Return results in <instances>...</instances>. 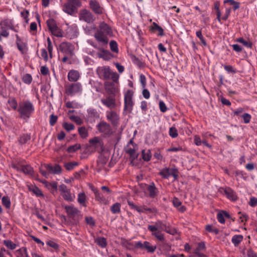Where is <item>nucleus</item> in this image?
<instances>
[{"mask_svg": "<svg viewBox=\"0 0 257 257\" xmlns=\"http://www.w3.org/2000/svg\"><path fill=\"white\" fill-rule=\"evenodd\" d=\"M148 228L152 232V235L161 241L165 240L164 234L162 232L163 231L172 235L177 233V230L175 228H169L161 220H158L154 224L148 225Z\"/></svg>", "mask_w": 257, "mask_h": 257, "instance_id": "obj_1", "label": "nucleus"}, {"mask_svg": "<svg viewBox=\"0 0 257 257\" xmlns=\"http://www.w3.org/2000/svg\"><path fill=\"white\" fill-rule=\"evenodd\" d=\"M96 72L100 78L105 79L111 78L114 82H117L119 78L118 75L116 72L111 71L109 66L98 67L96 69Z\"/></svg>", "mask_w": 257, "mask_h": 257, "instance_id": "obj_2", "label": "nucleus"}, {"mask_svg": "<svg viewBox=\"0 0 257 257\" xmlns=\"http://www.w3.org/2000/svg\"><path fill=\"white\" fill-rule=\"evenodd\" d=\"M124 110L129 113L132 112L135 104L133 99L134 91L127 90L124 92Z\"/></svg>", "mask_w": 257, "mask_h": 257, "instance_id": "obj_3", "label": "nucleus"}, {"mask_svg": "<svg viewBox=\"0 0 257 257\" xmlns=\"http://www.w3.org/2000/svg\"><path fill=\"white\" fill-rule=\"evenodd\" d=\"M34 111V106L30 102L25 101L20 104L19 111L23 118L29 117Z\"/></svg>", "mask_w": 257, "mask_h": 257, "instance_id": "obj_4", "label": "nucleus"}, {"mask_svg": "<svg viewBox=\"0 0 257 257\" xmlns=\"http://www.w3.org/2000/svg\"><path fill=\"white\" fill-rule=\"evenodd\" d=\"M47 26L52 34L58 37H63L62 31L57 27L56 22L52 19H50L47 21Z\"/></svg>", "mask_w": 257, "mask_h": 257, "instance_id": "obj_5", "label": "nucleus"}, {"mask_svg": "<svg viewBox=\"0 0 257 257\" xmlns=\"http://www.w3.org/2000/svg\"><path fill=\"white\" fill-rule=\"evenodd\" d=\"M66 93L67 95L73 96L80 94L82 91V87L79 83L72 84L66 88Z\"/></svg>", "mask_w": 257, "mask_h": 257, "instance_id": "obj_6", "label": "nucleus"}, {"mask_svg": "<svg viewBox=\"0 0 257 257\" xmlns=\"http://www.w3.org/2000/svg\"><path fill=\"white\" fill-rule=\"evenodd\" d=\"M73 48V46L71 44L68 42H62L59 45L58 50L65 55L72 56Z\"/></svg>", "mask_w": 257, "mask_h": 257, "instance_id": "obj_7", "label": "nucleus"}, {"mask_svg": "<svg viewBox=\"0 0 257 257\" xmlns=\"http://www.w3.org/2000/svg\"><path fill=\"white\" fill-rule=\"evenodd\" d=\"M79 19L81 21L90 23L93 22L95 19L90 12L84 10L82 11L79 14Z\"/></svg>", "mask_w": 257, "mask_h": 257, "instance_id": "obj_8", "label": "nucleus"}, {"mask_svg": "<svg viewBox=\"0 0 257 257\" xmlns=\"http://www.w3.org/2000/svg\"><path fill=\"white\" fill-rule=\"evenodd\" d=\"M101 102L103 105L109 108H113L115 107L116 105L115 99L111 96H108L105 98H102Z\"/></svg>", "mask_w": 257, "mask_h": 257, "instance_id": "obj_9", "label": "nucleus"}, {"mask_svg": "<svg viewBox=\"0 0 257 257\" xmlns=\"http://www.w3.org/2000/svg\"><path fill=\"white\" fill-rule=\"evenodd\" d=\"M67 34L70 39L77 37L78 35V28L76 24H73L68 27L66 30Z\"/></svg>", "mask_w": 257, "mask_h": 257, "instance_id": "obj_10", "label": "nucleus"}, {"mask_svg": "<svg viewBox=\"0 0 257 257\" xmlns=\"http://www.w3.org/2000/svg\"><path fill=\"white\" fill-rule=\"evenodd\" d=\"M160 174L165 178H168L170 176H173L175 179H176L178 176L175 170L167 168L162 169L160 171Z\"/></svg>", "mask_w": 257, "mask_h": 257, "instance_id": "obj_11", "label": "nucleus"}, {"mask_svg": "<svg viewBox=\"0 0 257 257\" xmlns=\"http://www.w3.org/2000/svg\"><path fill=\"white\" fill-rule=\"evenodd\" d=\"M63 10L64 12L69 15H73L77 12V10L76 8H75V6H73L71 3H70L69 1L67 4L64 5Z\"/></svg>", "mask_w": 257, "mask_h": 257, "instance_id": "obj_12", "label": "nucleus"}, {"mask_svg": "<svg viewBox=\"0 0 257 257\" xmlns=\"http://www.w3.org/2000/svg\"><path fill=\"white\" fill-rule=\"evenodd\" d=\"M97 55L99 58H101L105 61L110 60L113 57L109 51L103 49H100V52L97 53Z\"/></svg>", "mask_w": 257, "mask_h": 257, "instance_id": "obj_13", "label": "nucleus"}, {"mask_svg": "<svg viewBox=\"0 0 257 257\" xmlns=\"http://www.w3.org/2000/svg\"><path fill=\"white\" fill-rule=\"evenodd\" d=\"M231 12V9L230 8H226L225 13L224 15L221 18V12L218 7H216V14H217V19L219 21V23H221V19L223 20H226L230 15Z\"/></svg>", "mask_w": 257, "mask_h": 257, "instance_id": "obj_14", "label": "nucleus"}, {"mask_svg": "<svg viewBox=\"0 0 257 257\" xmlns=\"http://www.w3.org/2000/svg\"><path fill=\"white\" fill-rule=\"evenodd\" d=\"M107 36V35L99 31L96 33L94 35L96 39L103 44H106L108 43V40Z\"/></svg>", "mask_w": 257, "mask_h": 257, "instance_id": "obj_15", "label": "nucleus"}, {"mask_svg": "<svg viewBox=\"0 0 257 257\" xmlns=\"http://www.w3.org/2000/svg\"><path fill=\"white\" fill-rule=\"evenodd\" d=\"M91 9L97 14H101L102 13V8L99 3L96 1H91L89 3Z\"/></svg>", "mask_w": 257, "mask_h": 257, "instance_id": "obj_16", "label": "nucleus"}, {"mask_svg": "<svg viewBox=\"0 0 257 257\" xmlns=\"http://www.w3.org/2000/svg\"><path fill=\"white\" fill-rule=\"evenodd\" d=\"M44 167L49 172L54 174H59L61 171V168L59 165H55L54 166L46 165Z\"/></svg>", "mask_w": 257, "mask_h": 257, "instance_id": "obj_17", "label": "nucleus"}, {"mask_svg": "<svg viewBox=\"0 0 257 257\" xmlns=\"http://www.w3.org/2000/svg\"><path fill=\"white\" fill-rule=\"evenodd\" d=\"M105 89L109 93L115 94L119 91V88L117 85L111 83H106L105 84Z\"/></svg>", "mask_w": 257, "mask_h": 257, "instance_id": "obj_18", "label": "nucleus"}, {"mask_svg": "<svg viewBox=\"0 0 257 257\" xmlns=\"http://www.w3.org/2000/svg\"><path fill=\"white\" fill-rule=\"evenodd\" d=\"M106 117L113 124H115L118 120V115L114 111H107Z\"/></svg>", "mask_w": 257, "mask_h": 257, "instance_id": "obj_19", "label": "nucleus"}, {"mask_svg": "<svg viewBox=\"0 0 257 257\" xmlns=\"http://www.w3.org/2000/svg\"><path fill=\"white\" fill-rule=\"evenodd\" d=\"M97 128L100 132L105 134H108L110 133V126L106 122H100L99 124H98Z\"/></svg>", "mask_w": 257, "mask_h": 257, "instance_id": "obj_20", "label": "nucleus"}, {"mask_svg": "<svg viewBox=\"0 0 257 257\" xmlns=\"http://www.w3.org/2000/svg\"><path fill=\"white\" fill-rule=\"evenodd\" d=\"M79 77V73L76 70H71L68 73V79L70 81H76Z\"/></svg>", "mask_w": 257, "mask_h": 257, "instance_id": "obj_21", "label": "nucleus"}, {"mask_svg": "<svg viewBox=\"0 0 257 257\" xmlns=\"http://www.w3.org/2000/svg\"><path fill=\"white\" fill-rule=\"evenodd\" d=\"M16 43L19 51L22 53H25L27 50V45L25 43L22 41L18 36H17Z\"/></svg>", "mask_w": 257, "mask_h": 257, "instance_id": "obj_22", "label": "nucleus"}, {"mask_svg": "<svg viewBox=\"0 0 257 257\" xmlns=\"http://www.w3.org/2000/svg\"><path fill=\"white\" fill-rule=\"evenodd\" d=\"M18 171L22 172L25 174L32 175L33 174V169L29 165H23L17 168Z\"/></svg>", "mask_w": 257, "mask_h": 257, "instance_id": "obj_23", "label": "nucleus"}, {"mask_svg": "<svg viewBox=\"0 0 257 257\" xmlns=\"http://www.w3.org/2000/svg\"><path fill=\"white\" fill-rule=\"evenodd\" d=\"M28 188L30 191L33 192V193L37 197H44V195L42 191L37 186L33 185H30L28 186Z\"/></svg>", "mask_w": 257, "mask_h": 257, "instance_id": "obj_24", "label": "nucleus"}, {"mask_svg": "<svg viewBox=\"0 0 257 257\" xmlns=\"http://www.w3.org/2000/svg\"><path fill=\"white\" fill-rule=\"evenodd\" d=\"M65 210L68 216L70 217H75L78 214L79 212L76 208L71 206H66Z\"/></svg>", "mask_w": 257, "mask_h": 257, "instance_id": "obj_25", "label": "nucleus"}, {"mask_svg": "<svg viewBox=\"0 0 257 257\" xmlns=\"http://www.w3.org/2000/svg\"><path fill=\"white\" fill-rule=\"evenodd\" d=\"M93 191L95 194V199L97 201H99V203L103 204H108V201L106 200L105 198L103 197V195L99 193L96 189H94L93 190Z\"/></svg>", "mask_w": 257, "mask_h": 257, "instance_id": "obj_26", "label": "nucleus"}, {"mask_svg": "<svg viewBox=\"0 0 257 257\" xmlns=\"http://www.w3.org/2000/svg\"><path fill=\"white\" fill-rule=\"evenodd\" d=\"M224 193L226 197L230 200L235 201L237 199L236 193L231 189H225Z\"/></svg>", "mask_w": 257, "mask_h": 257, "instance_id": "obj_27", "label": "nucleus"}, {"mask_svg": "<svg viewBox=\"0 0 257 257\" xmlns=\"http://www.w3.org/2000/svg\"><path fill=\"white\" fill-rule=\"evenodd\" d=\"M42 183L45 185V186L51 192H54L57 190V184L55 182H48L46 181H42Z\"/></svg>", "mask_w": 257, "mask_h": 257, "instance_id": "obj_28", "label": "nucleus"}, {"mask_svg": "<svg viewBox=\"0 0 257 257\" xmlns=\"http://www.w3.org/2000/svg\"><path fill=\"white\" fill-rule=\"evenodd\" d=\"M100 30L99 32L104 33L107 35L111 34V31L110 27L107 24L105 23H101L99 26Z\"/></svg>", "mask_w": 257, "mask_h": 257, "instance_id": "obj_29", "label": "nucleus"}, {"mask_svg": "<svg viewBox=\"0 0 257 257\" xmlns=\"http://www.w3.org/2000/svg\"><path fill=\"white\" fill-rule=\"evenodd\" d=\"M243 236L242 235L236 234L232 236L231 241L235 246H237L243 240Z\"/></svg>", "mask_w": 257, "mask_h": 257, "instance_id": "obj_30", "label": "nucleus"}, {"mask_svg": "<svg viewBox=\"0 0 257 257\" xmlns=\"http://www.w3.org/2000/svg\"><path fill=\"white\" fill-rule=\"evenodd\" d=\"M155 211V209L148 208L145 205L138 206V208H137V211L139 213H153Z\"/></svg>", "mask_w": 257, "mask_h": 257, "instance_id": "obj_31", "label": "nucleus"}, {"mask_svg": "<svg viewBox=\"0 0 257 257\" xmlns=\"http://www.w3.org/2000/svg\"><path fill=\"white\" fill-rule=\"evenodd\" d=\"M173 204L180 211L183 212L185 210V207L182 205L181 202L178 198H175L173 199Z\"/></svg>", "mask_w": 257, "mask_h": 257, "instance_id": "obj_32", "label": "nucleus"}, {"mask_svg": "<svg viewBox=\"0 0 257 257\" xmlns=\"http://www.w3.org/2000/svg\"><path fill=\"white\" fill-rule=\"evenodd\" d=\"M126 152L128 153L131 159H132V161H133L136 158H138V154L136 152L135 148H127L126 149Z\"/></svg>", "mask_w": 257, "mask_h": 257, "instance_id": "obj_33", "label": "nucleus"}, {"mask_svg": "<svg viewBox=\"0 0 257 257\" xmlns=\"http://www.w3.org/2000/svg\"><path fill=\"white\" fill-rule=\"evenodd\" d=\"M12 22L10 20H5L0 23L1 28L2 30L11 29Z\"/></svg>", "mask_w": 257, "mask_h": 257, "instance_id": "obj_34", "label": "nucleus"}, {"mask_svg": "<svg viewBox=\"0 0 257 257\" xmlns=\"http://www.w3.org/2000/svg\"><path fill=\"white\" fill-rule=\"evenodd\" d=\"M146 249L149 252H154L156 249V246L152 245L148 241H145L144 242V248Z\"/></svg>", "mask_w": 257, "mask_h": 257, "instance_id": "obj_35", "label": "nucleus"}, {"mask_svg": "<svg viewBox=\"0 0 257 257\" xmlns=\"http://www.w3.org/2000/svg\"><path fill=\"white\" fill-rule=\"evenodd\" d=\"M122 245L128 250H132L135 248V243L130 240H123Z\"/></svg>", "mask_w": 257, "mask_h": 257, "instance_id": "obj_36", "label": "nucleus"}, {"mask_svg": "<svg viewBox=\"0 0 257 257\" xmlns=\"http://www.w3.org/2000/svg\"><path fill=\"white\" fill-rule=\"evenodd\" d=\"M120 207L119 203H115L111 206L110 210L113 214H118L120 212Z\"/></svg>", "mask_w": 257, "mask_h": 257, "instance_id": "obj_37", "label": "nucleus"}, {"mask_svg": "<svg viewBox=\"0 0 257 257\" xmlns=\"http://www.w3.org/2000/svg\"><path fill=\"white\" fill-rule=\"evenodd\" d=\"M143 159L145 161H149L152 158V154L150 150L142 151Z\"/></svg>", "mask_w": 257, "mask_h": 257, "instance_id": "obj_38", "label": "nucleus"}, {"mask_svg": "<svg viewBox=\"0 0 257 257\" xmlns=\"http://www.w3.org/2000/svg\"><path fill=\"white\" fill-rule=\"evenodd\" d=\"M17 257H28L29 256L26 248L22 247L16 251Z\"/></svg>", "mask_w": 257, "mask_h": 257, "instance_id": "obj_39", "label": "nucleus"}, {"mask_svg": "<svg viewBox=\"0 0 257 257\" xmlns=\"http://www.w3.org/2000/svg\"><path fill=\"white\" fill-rule=\"evenodd\" d=\"M30 138L31 137L30 135L28 134H23L19 137L18 142L21 145L25 144L28 141L30 140Z\"/></svg>", "mask_w": 257, "mask_h": 257, "instance_id": "obj_40", "label": "nucleus"}, {"mask_svg": "<svg viewBox=\"0 0 257 257\" xmlns=\"http://www.w3.org/2000/svg\"><path fill=\"white\" fill-rule=\"evenodd\" d=\"M3 243L7 247L12 250L15 249L17 247L16 244L11 240H4Z\"/></svg>", "mask_w": 257, "mask_h": 257, "instance_id": "obj_41", "label": "nucleus"}, {"mask_svg": "<svg viewBox=\"0 0 257 257\" xmlns=\"http://www.w3.org/2000/svg\"><path fill=\"white\" fill-rule=\"evenodd\" d=\"M95 242L102 248L105 247L107 244L106 239L104 237H98L96 238Z\"/></svg>", "mask_w": 257, "mask_h": 257, "instance_id": "obj_42", "label": "nucleus"}, {"mask_svg": "<svg viewBox=\"0 0 257 257\" xmlns=\"http://www.w3.org/2000/svg\"><path fill=\"white\" fill-rule=\"evenodd\" d=\"M236 42L242 44L245 47L251 48L252 44L250 41H245L242 38H239L235 40Z\"/></svg>", "mask_w": 257, "mask_h": 257, "instance_id": "obj_43", "label": "nucleus"}, {"mask_svg": "<svg viewBox=\"0 0 257 257\" xmlns=\"http://www.w3.org/2000/svg\"><path fill=\"white\" fill-rule=\"evenodd\" d=\"M148 190L151 197H154L156 195L157 190L154 184L150 185L148 187Z\"/></svg>", "mask_w": 257, "mask_h": 257, "instance_id": "obj_44", "label": "nucleus"}, {"mask_svg": "<svg viewBox=\"0 0 257 257\" xmlns=\"http://www.w3.org/2000/svg\"><path fill=\"white\" fill-rule=\"evenodd\" d=\"M86 196L84 193H81L78 194V201L82 206H85Z\"/></svg>", "mask_w": 257, "mask_h": 257, "instance_id": "obj_45", "label": "nucleus"}, {"mask_svg": "<svg viewBox=\"0 0 257 257\" xmlns=\"http://www.w3.org/2000/svg\"><path fill=\"white\" fill-rule=\"evenodd\" d=\"M80 145L76 144L69 147L67 149V152L70 153H72L80 149Z\"/></svg>", "mask_w": 257, "mask_h": 257, "instance_id": "obj_46", "label": "nucleus"}, {"mask_svg": "<svg viewBox=\"0 0 257 257\" xmlns=\"http://www.w3.org/2000/svg\"><path fill=\"white\" fill-rule=\"evenodd\" d=\"M3 204L7 208H9L11 206V203L10 198L8 196H4L2 199Z\"/></svg>", "mask_w": 257, "mask_h": 257, "instance_id": "obj_47", "label": "nucleus"}, {"mask_svg": "<svg viewBox=\"0 0 257 257\" xmlns=\"http://www.w3.org/2000/svg\"><path fill=\"white\" fill-rule=\"evenodd\" d=\"M152 29L153 30H156L158 31L159 35L160 36H163L164 35V31L163 29L160 27L158 25H157L156 23H153V25L152 26Z\"/></svg>", "mask_w": 257, "mask_h": 257, "instance_id": "obj_48", "label": "nucleus"}, {"mask_svg": "<svg viewBox=\"0 0 257 257\" xmlns=\"http://www.w3.org/2000/svg\"><path fill=\"white\" fill-rule=\"evenodd\" d=\"M77 165L78 163L77 162H73L65 163L64 166L66 170L70 171L73 169Z\"/></svg>", "mask_w": 257, "mask_h": 257, "instance_id": "obj_49", "label": "nucleus"}, {"mask_svg": "<svg viewBox=\"0 0 257 257\" xmlns=\"http://www.w3.org/2000/svg\"><path fill=\"white\" fill-rule=\"evenodd\" d=\"M109 44L111 51L117 53L118 52V49L117 43L115 41H111Z\"/></svg>", "mask_w": 257, "mask_h": 257, "instance_id": "obj_50", "label": "nucleus"}, {"mask_svg": "<svg viewBox=\"0 0 257 257\" xmlns=\"http://www.w3.org/2000/svg\"><path fill=\"white\" fill-rule=\"evenodd\" d=\"M78 132L81 138H86L88 136L87 130L84 127H81L78 128Z\"/></svg>", "mask_w": 257, "mask_h": 257, "instance_id": "obj_51", "label": "nucleus"}, {"mask_svg": "<svg viewBox=\"0 0 257 257\" xmlns=\"http://www.w3.org/2000/svg\"><path fill=\"white\" fill-rule=\"evenodd\" d=\"M241 117L243 119V121L245 123H248L251 119V115L247 113H244L241 114Z\"/></svg>", "mask_w": 257, "mask_h": 257, "instance_id": "obj_52", "label": "nucleus"}, {"mask_svg": "<svg viewBox=\"0 0 257 257\" xmlns=\"http://www.w3.org/2000/svg\"><path fill=\"white\" fill-rule=\"evenodd\" d=\"M23 81L26 84H30L32 80V77L30 74H26L23 76Z\"/></svg>", "mask_w": 257, "mask_h": 257, "instance_id": "obj_53", "label": "nucleus"}, {"mask_svg": "<svg viewBox=\"0 0 257 257\" xmlns=\"http://www.w3.org/2000/svg\"><path fill=\"white\" fill-rule=\"evenodd\" d=\"M169 135L173 138H176L178 134L177 129L174 127H171L169 130Z\"/></svg>", "mask_w": 257, "mask_h": 257, "instance_id": "obj_54", "label": "nucleus"}, {"mask_svg": "<svg viewBox=\"0 0 257 257\" xmlns=\"http://www.w3.org/2000/svg\"><path fill=\"white\" fill-rule=\"evenodd\" d=\"M205 245L204 242H200L198 243L197 247L194 250V253H200V251L205 249Z\"/></svg>", "mask_w": 257, "mask_h": 257, "instance_id": "obj_55", "label": "nucleus"}, {"mask_svg": "<svg viewBox=\"0 0 257 257\" xmlns=\"http://www.w3.org/2000/svg\"><path fill=\"white\" fill-rule=\"evenodd\" d=\"M223 67L226 72L228 73L234 74L236 72V69H235L232 66L224 65Z\"/></svg>", "mask_w": 257, "mask_h": 257, "instance_id": "obj_56", "label": "nucleus"}, {"mask_svg": "<svg viewBox=\"0 0 257 257\" xmlns=\"http://www.w3.org/2000/svg\"><path fill=\"white\" fill-rule=\"evenodd\" d=\"M46 244L49 246L55 249H57L58 248V245L57 243H56L54 241L52 240H49L46 241Z\"/></svg>", "mask_w": 257, "mask_h": 257, "instance_id": "obj_57", "label": "nucleus"}, {"mask_svg": "<svg viewBox=\"0 0 257 257\" xmlns=\"http://www.w3.org/2000/svg\"><path fill=\"white\" fill-rule=\"evenodd\" d=\"M234 174L236 176L239 177L240 178L243 179L244 180H246L247 177L245 176L246 175V174L243 171L236 170L235 171Z\"/></svg>", "mask_w": 257, "mask_h": 257, "instance_id": "obj_58", "label": "nucleus"}, {"mask_svg": "<svg viewBox=\"0 0 257 257\" xmlns=\"http://www.w3.org/2000/svg\"><path fill=\"white\" fill-rule=\"evenodd\" d=\"M206 230L210 232H213L215 234H217L218 233V230L215 228H213V226L210 224H208L205 227Z\"/></svg>", "mask_w": 257, "mask_h": 257, "instance_id": "obj_59", "label": "nucleus"}, {"mask_svg": "<svg viewBox=\"0 0 257 257\" xmlns=\"http://www.w3.org/2000/svg\"><path fill=\"white\" fill-rule=\"evenodd\" d=\"M63 198L65 199V200H68V201H72V197L71 195V194L70 193V192L68 190L66 192H64L63 193H62V194Z\"/></svg>", "mask_w": 257, "mask_h": 257, "instance_id": "obj_60", "label": "nucleus"}, {"mask_svg": "<svg viewBox=\"0 0 257 257\" xmlns=\"http://www.w3.org/2000/svg\"><path fill=\"white\" fill-rule=\"evenodd\" d=\"M196 35L197 36V37L200 39V40L201 41V43L204 45H206V41L205 40V39H204L202 35V32L201 31H198L196 32Z\"/></svg>", "mask_w": 257, "mask_h": 257, "instance_id": "obj_61", "label": "nucleus"}, {"mask_svg": "<svg viewBox=\"0 0 257 257\" xmlns=\"http://www.w3.org/2000/svg\"><path fill=\"white\" fill-rule=\"evenodd\" d=\"M64 128L67 131H70L74 128V126L70 123L65 122L63 125Z\"/></svg>", "mask_w": 257, "mask_h": 257, "instance_id": "obj_62", "label": "nucleus"}, {"mask_svg": "<svg viewBox=\"0 0 257 257\" xmlns=\"http://www.w3.org/2000/svg\"><path fill=\"white\" fill-rule=\"evenodd\" d=\"M243 112L244 109L242 107H239L233 111V113L234 115L241 116V114L244 113Z\"/></svg>", "mask_w": 257, "mask_h": 257, "instance_id": "obj_63", "label": "nucleus"}, {"mask_svg": "<svg viewBox=\"0 0 257 257\" xmlns=\"http://www.w3.org/2000/svg\"><path fill=\"white\" fill-rule=\"evenodd\" d=\"M246 256L244 257H257V255L252 250L249 249L247 250Z\"/></svg>", "mask_w": 257, "mask_h": 257, "instance_id": "obj_64", "label": "nucleus"}]
</instances>
